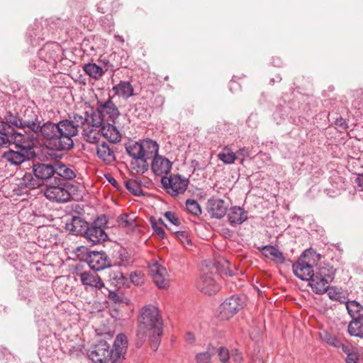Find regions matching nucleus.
Wrapping results in <instances>:
<instances>
[{"instance_id":"obj_52","label":"nucleus","mask_w":363,"mask_h":363,"mask_svg":"<svg viewBox=\"0 0 363 363\" xmlns=\"http://www.w3.org/2000/svg\"><path fill=\"white\" fill-rule=\"evenodd\" d=\"M230 357L235 363H241L243 360L242 354L238 349L232 350Z\"/></svg>"},{"instance_id":"obj_1","label":"nucleus","mask_w":363,"mask_h":363,"mask_svg":"<svg viewBox=\"0 0 363 363\" xmlns=\"http://www.w3.org/2000/svg\"><path fill=\"white\" fill-rule=\"evenodd\" d=\"M89 116L85 115L83 117L77 113L69 116V119L61 120V122H67V123L62 128V134H57V140L54 150L55 151H68L73 148L74 140L73 137L78 135L79 128L83 129L84 140L89 143H97L101 138V126L94 125V123H91Z\"/></svg>"},{"instance_id":"obj_45","label":"nucleus","mask_w":363,"mask_h":363,"mask_svg":"<svg viewBox=\"0 0 363 363\" xmlns=\"http://www.w3.org/2000/svg\"><path fill=\"white\" fill-rule=\"evenodd\" d=\"M217 353L219 357V360L221 363H227L230 358V353L228 348L220 347L217 350Z\"/></svg>"},{"instance_id":"obj_2","label":"nucleus","mask_w":363,"mask_h":363,"mask_svg":"<svg viewBox=\"0 0 363 363\" xmlns=\"http://www.w3.org/2000/svg\"><path fill=\"white\" fill-rule=\"evenodd\" d=\"M21 120H25L30 123H33L34 126L23 125V128H28L34 133L40 132L47 147L52 150H54L55 145H56L57 143V134H62L60 127H63V125L67 123V122H61L60 121L58 123L48 121L40 125L38 115L33 111L28 109L25 111V113L23 116L21 117Z\"/></svg>"},{"instance_id":"obj_3","label":"nucleus","mask_w":363,"mask_h":363,"mask_svg":"<svg viewBox=\"0 0 363 363\" xmlns=\"http://www.w3.org/2000/svg\"><path fill=\"white\" fill-rule=\"evenodd\" d=\"M163 322L159 310L152 305L145 306L140 311L137 333V344L141 345L147 333L162 335Z\"/></svg>"},{"instance_id":"obj_30","label":"nucleus","mask_w":363,"mask_h":363,"mask_svg":"<svg viewBox=\"0 0 363 363\" xmlns=\"http://www.w3.org/2000/svg\"><path fill=\"white\" fill-rule=\"evenodd\" d=\"M115 94L124 99H128L133 95V87L130 82L121 81L119 84L113 87Z\"/></svg>"},{"instance_id":"obj_12","label":"nucleus","mask_w":363,"mask_h":363,"mask_svg":"<svg viewBox=\"0 0 363 363\" xmlns=\"http://www.w3.org/2000/svg\"><path fill=\"white\" fill-rule=\"evenodd\" d=\"M244 301L238 295H233L225 299L219 307L220 318L228 320L243 308Z\"/></svg>"},{"instance_id":"obj_13","label":"nucleus","mask_w":363,"mask_h":363,"mask_svg":"<svg viewBox=\"0 0 363 363\" xmlns=\"http://www.w3.org/2000/svg\"><path fill=\"white\" fill-rule=\"evenodd\" d=\"M86 263L94 271H101L111 266L109 257L104 251H91L86 257Z\"/></svg>"},{"instance_id":"obj_25","label":"nucleus","mask_w":363,"mask_h":363,"mask_svg":"<svg viewBox=\"0 0 363 363\" xmlns=\"http://www.w3.org/2000/svg\"><path fill=\"white\" fill-rule=\"evenodd\" d=\"M228 218L230 224L235 226L247 220V212L240 206H233L230 208Z\"/></svg>"},{"instance_id":"obj_62","label":"nucleus","mask_w":363,"mask_h":363,"mask_svg":"<svg viewBox=\"0 0 363 363\" xmlns=\"http://www.w3.org/2000/svg\"><path fill=\"white\" fill-rule=\"evenodd\" d=\"M352 106L355 109H358V110L360 109L361 108V100H359V99L354 100L352 102Z\"/></svg>"},{"instance_id":"obj_51","label":"nucleus","mask_w":363,"mask_h":363,"mask_svg":"<svg viewBox=\"0 0 363 363\" xmlns=\"http://www.w3.org/2000/svg\"><path fill=\"white\" fill-rule=\"evenodd\" d=\"M11 135H13L14 143L17 145H18V143H23L26 142V136L21 133L16 132L14 129L11 130Z\"/></svg>"},{"instance_id":"obj_54","label":"nucleus","mask_w":363,"mask_h":363,"mask_svg":"<svg viewBox=\"0 0 363 363\" xmlns=\"http://www.w3.org/2000/svg\"><path fill=\"white\" fill-rule=\"evenodd\" d=\"M107 3H106V0H102L98 4H97V10L101 13H105L106 12H108V7L107 6Z\"/></svg>"},{"instance_id":"obj_16","label":"nucleus","mask_w":363,"mask_h":363,"mask_svg":"<svg viewBox=\"0 0 363 363\" xmlns=\"http://www.w3.org/2000/svg\"><path fill=\"white\" fill-rule=\"evenodd\" d=\"M228 206L224 200L220 199H210L207 201L206 210L211 218L220 219L225 216Z\"/></svg>"},{"instance_id":"obj_29","label":"nucleus","mask_w":363,"mask_h":363,"mask_svg":"<svg viewBox=\"0 0 363 363\" xmlns=\"http://www.w3.org/2000/svg\"><path fill=\"white\" fill-rule=\"evenodd\" d=\"M258 250L267 258L279 261L280 263H284L285 261L283 253L272 245L262 246L261 247H258Z\"/></svg>"},{"instance_id":"obj_41","label":"nucleus","mask_w":363,"mask_h":363,"mask_svg":"<svg viewBox=\"0 0 363 363\" xmlns=\"http://www.w3.org/2000/svg\"><path fill=\"white\" fill-rule=\"evenodd\" d=\"M186 206L187 211L195 216H199L202 213L200 205L194 199H187L186 201Z\"/></svg>"},{"instance_id":"obj_46","label":"nucleus","mask_w":363,"mask_h":363,"mask_svg":"<svg viewBox=\"0 0 363 363\" xmlns=\"http://www.w3.org/2000/svg\"><path fill=\"white\" fill-rule=\"evenodd\" d=\"M150 223L154 230V233L157 235L160 239H163L165 236V233L162 228L159 227L155 218H150Z\"/></svg>"},{"instance_id":"obj_61","label":"nucleus","mask_w":363,"mask_h":363,"mask_svg":"<svg viewBox=\"0 0 363 363\" xmlns=\"http://www.w3.org/2000/svg\"><path fill=\"white\" fill-rule=\"evenodd\" d=\"M185 340L188 342H193L194 341V335L191 333H188L185 335Z\"/></svg>"},{"instance_id":"obj_11","label":"nucleus","mask_w":363,"mask_h":363,"mask_svg":"<svg viewBox=\"0 0 363 363\" xmlns=\"http://www.w3.org/2000/svg\"><path fill=\"white\" fill-rule=\"evenodd\" d=\"M125 147L130 150L135 155H140L141 157L151 160L157 155L159 145L158 144L150 139L143 140L140 142H135L130 143Z\"/></svg>"},{"instance_id":"obj_7","label":"nucleus","mask_w":363,"mask_h":363,"mask_svg":"<svg viewBox=\"0 0 363 363\" xmlns=\"http://www.w3.org/2000/svg\"><path fill=\"white\" fill-rule=\"evenodd\" d=\"M113 349L104 340H99L87 351L88 357L94 363H107L109 360L113 362Z\"/></svg>"},{"instance_id":"obj_28","label":"nucleus","mask_w":363,"mask_h":363,"mask_svg":"<svg viewBox=\"0 0 363 363\" xmlns=\"http://www.w3.org/2000/svg\"><path fill=\"white\" fill-rule=\"evenodd\" d=\"M4 120L6 121L8 128L12 130L13 128H18L23 129V125H29L34 126L33 123H30L28 121L21 120V117L18 113H13L11 112H7L4 116Z\"/></svg>"},{"instance_id":"obj_55","label":"nucleus","mask_w":363,"mask_h":363,"mask_svg":"<svg viewBox=\"0 0 363 363\" xmlns=\"http://www.w3.org/2000/svg\"><path fill=\"white\" fill-rule=\"evenodd\" d=\"M326 291H328V295L331 300L336 301L340 298L339 293H337L333 287L330 289L328 287V289Z\"/></svg>"},{"instance_id":"obj_59","label":"nucleus","mask_w":363,"mask_h":363,"mask_svg":"<svg viewBox=\"0 0 363 363\" xmlns=\"http://www.w3.org/2000/svg\"><path fill=\"white\" fill-rule=\"evenodd\" d=\"M106 179L108 182L114 187L118 188V182L117 181L109 174L105 175Z\"/></svg>"},{"instance_id":"obj_39","label":"nucleus","mask_w":363,"mask_h":363,"mask_svg":"<svg viewBox=\"0 0 363 363\" xmlns=\"http://www.w3.org/2000/svg\"><path fill=\"white\" fill-rule=\"evenodd\" d=\"M214 351L215 347H208L206 351L198 353L195 357L196 363H210Z\"/></svg>"},{"instance_id":"obj_17","label":"nucleus","mask_w":363,"mask_h":363,"mask_svg":"<svg viewBox=\"0 0 363 363\" xmlns=\"http://www.w3.org/2000/svg\"><path fill=\"white\" fill-rule=\"evenodd\" d=\"M128 345L127 337L124 334H118L116 336L113 349V362L112 363H123L125 359V354L126 352Z\"/></svg>"},{"instance_id":"obj_36","label":"nucleus","mask_w":363,"mask_h":363,"mask_svg":"<svg viewBox=\"0 0 363 363\" xmlns=\"http://www.w3.org/2000/svg\"><path fill=\"white\" fill-rule=\"evenodd\" d=\"M218 158L225 164H232L236 160V155L230 148L225 146L218 154Z\"/></svg>"},{"instance_id":"obj_21","label":"nucleus","mask_w":363,"mask_h":363,"mask_svg":"<svg viewBox=\"0 0 363 363\" xmlns=\"http://www.w3.org/2000/svg\"><path fill=\"white\" fill-rule=\"evenodd\" d=\"M89 224L79 216H72L71 220L66 223V229L74 235L84 236Z\"/></svg>"},{"instance_id":"obj_60","label":"nucleus","mask_w":363,"mask_h":363,"mask_svg":"<svg viewBox=\"0 0 363 363\" xmlns=\"http://www.w3.org/2000/svg\"><path fill=\"white\" fill-rule=\"evenodd\" d=\"M355 183L361 188L363 189V174H359L355 179Z\"/></svg>"},{"instance_id":"obj_43","label":"nucleus","mask_w":363,"mask_h":363,"mask_svg":"<svg viewBox=\"0 0 363 363\" xmlns=\"http://www.w3.org/2000/svg\"><path fill=\"white\" fill-rule=\"evenodd\" d=\"M125 186L135 196H140L142 194V189L137 181H126Z\"/></svg>"},{"instance_id":"obj_4","label":"nucleus","mask_w":363,"mask_h":363,"mask_svg":"<svg viewBox=\"0 0 363 363\" xmlns=\"http://www.w3.org/2000/svg\"><path fill=\"white\" fill-rule=\"evenodd\" d=\"M120 114L119 110L111 97H108L105 101L97 99L95 110L92 111L90 114L88 112L85 113V115L89 116V120L91 123H94L96 126H101L102 124L107 122L116 123Z\"/></svg>"},{"instance_id":"obj_64","label":"nucleus","mask_w":363,"mask_h":363,"mask_svg":"<svg viewBox=\"0 0 363 363\" xmlns=\"http://www.w3.org/2000/svg\"><path fill=\"white\" fill-rule=\"evenodd\" d=\"M130 278H131L133 282H134L135 281L133 279V274H130Z\"/></svg>"},{"instance_id":"obj_63","label":"nucleus","mask_w":363,"mask_h":363,"mask_svg":"<svg viewBox=\"0 0 363 363\" xmlns=\"http://www.w3.org/2000/svg\"><path fill=\"white\" fill-rule=\"evenodd\" d=\"M158 221L160 223H161L162 225H164L167 228V225L164 223V221L162 218H160Z\"/></svg>"},{"instance_id":"obj_38","label":"nucleus","mask_w":363,"mask_h":363,"mask_svg":"<svg viewBox=\"0 0 363 363\" xmlns=\"http://www.w3.org/2000/svg\"><path fill=\"white\" fill-rule=\"evenodd\" d=\"M119 226L122 228H132L136 225L135 217L127 213L121 214L116 220Z\"/></svg>"},{"instance_id":"obj_27","label":"nucleus","mask_w":363,"mask_h":363,"mask_svg":"<svg viewBox=\"0 0 363 363\" xmlns=\"http://www.w3.org/2000/svg\"><path fill=\"white\" fill-rule=\"evenodd\" d=\"M109 67L110 69L113 70V65H108V62L105 64V70L95 63H88L84 65L83 69L85 73L90 77L98 79L104 74L105 71L108 70Z\"/></svg>"},{"instance_id":"obj_9","label":"nucleus","mask_w":363,"mask_h":363,"mask_svg":"<svg viewBox=\"0 0 363 363\" xmlns=\"http://www.w3.org/2000/svg\"><path fill=\"white\" fill-rule=\"evenodd\" d=\"M107 222L108 219L105 215L98 217L86 228L84 238L92 245L105 241L108 238V235L104 230Z\"/></svg>"},{"instance_id":"obj_15","label":"nucleus","mask_w":363,"mask_h":363,"mask_svg":"<svg viewBox=\"0 0 363 363\" xmlns=\"http://www.w3.org/2000/svg\"><path fill=\"white\" fill-rule=\"evenodd\" d=\"M149 272L158 288L164 289L168 286L167 272L164 267L155 262L149 266Z\"/></svg>"},{"instance_id":"obj_48","label":"nucleus","mask_w":363,"mask_h":363,"mask_svg":"<svg viewBox=\"0 0 363 363\" xmlns=\"http://www.w3.org/2000/svg\"><path fill=\"white\" fill-rule=\"evenodd\" d=\"M164 217L174 225L179 226L180 225V221L178 217L174 212L167 211L164 213Z\"/></svg>"},{"instance_id":"obj_56","label":"nucleus","mask_w":363,"mask_h":363,"mask_svg":"<svg viewBox=\"0 0 363 363\" xmlns=\"http://www.w3.org/2000/svg\"><path fill=\"white\" fill-rule=\"evenodd\" d=\"M108 298L111 301L114 303H119L122 301L121 296L115 291H109Z\"/></svg>"},{"instance_id":"obj_42","label":"nucleus","mask_w":363,"mask_h":363,"mask_svg":"<svg viewBox=\"0 0 363 363\" xmlns=\"http://www.w3.org/2000/svg\"><path fill=\"white\" fill-rule=\"evenodd\" d=\"M175 233L177 234V238L186 248H189L193 245L192 241L186 231H176Z\"/></svg>"},{"instance_id":"obj_8","label":"nucleus","mask_w":363,"mask_h":363,"mask_svg":"<svg viewBox=\"0 0 363 363\" xmlns=\"http://www.w3.org/2000/svg\"><path fill=\"white\" fill-rule=\"evenodd\" d=\"M72 187L69 183H62L61 180H54L47 184L45 191V197L52 201L65 203L69 200L70 193L69 189Z\"/></svg>"},{"instance_id":"obj_37","label":"nucleus","mask_w":363,"mask_h":363,"mask_svg":"<svg viewBox=\"0 0 363 363\" xmlns=\"http://www.w3.org/2000/svg\"><path fill=\"white\" fill-rule=\"evenodd\" d=\"M342 352L347 354L345 359L347 363H361L360 355L357 348L348 345L342 347Z\"/></svg>"},{"instance_id":"obj_20","label":"nucleus","mask_w":363,"mask_h":363,"mask_svg":"<svg viewBox=\"0 0 363 363\" xmlns=\"http://www.w3.org/2000/svg\"><path fill=\"white\" fill-rule=\"evenodd\" d=\"M172 163L166 157L156 155L152 161V170L158 176H164L169 174L172 169Z\"/></svg>"},{"instance_id":"obj_22","label":"nucleus","mask_w":363,"mask_h":363,"mask_svg":"<svg viewBox=\"0 0 363 363\" xmlns=\"http://www.w3.org/2000/svg\"><path fill=\"white\" fill-rule=\"evenodd\" d=\"M76 177L75 172L65 164L55 163L54 180H61L62 183H69Z\"/></svg>"},{"instance_id":"obj_34","label":"nucleus","mask_w":363,"mask_h":363,"mask_svg":"<svg viewBox=\"0 0 363 363\" xmlns=\"http://www.w3.org/2000/svg\"><path fill=\"white\" fill-rule=\"evenodd\" d=\"M2 157L11 164L15 165H19L26 160V155L24 153L19 151H14L13 150H9L5 152Z\"/></svg>"},{"instance_id":"obj_35","label":"nucleus","mask_w":363,"mask_h":363,"mask_svg":"<svg viewBox=\"0 0 363 363\" xmlns=\"http://www.w3.org/2000/svg\"><path fill=\"white\" fill-rule=\"evenodd\" d=\"M320 338L323 341L325 342L330 346H333L336 348H341L342 350V347H347L348 345H344L342 341L338 339L335 335L329 333L328 331H323L320 333Z\"/></svg>"},{"instance_id":"obj_32","label":"nucleus","mask_w":363,"mask_h":363,"mask_svg":"<svg viewBox=\"0 0 363 363\" xmlns=\"http://www.w3.org/2000/svg\"><path fill=\"white\" fill-rule=\"evenodd\" d=\"M346 308L352 320L363 318V306L356 301H347Z\"/></svg>"},{"instance_id":"obj_10","label":"nucleus","mask_w":363,"mask_h":363,"mask_svg":"<svg viewBox=\"0 0 363 363\" xmlns=\"http://www.w3.org/2000/svg\"><path fill=\"white\" fill-rule=\"evenodd\" d=\"M161 184L169 194L176 197L186 191L189 181L188 179L177 174L171 175L169 177L163 176L161 179Z\"/></svg>"},{"instance_id":"obj_50","label":"nucleus","mask_w":363,"mask_h":363,"mask_svg":"<svg viewBox=\"0 0 363 363\" xmlns=\"http://www.w3.org/2000/svg\"><path fill=\"white\" fill-rule=\"evenodd\" d=\"M236 159L240 160V163L242 164L245 159L249 157V151L247 148L242 147L239 149L236 152Z\"/></svg>"},{"instance_id":"obj_47","label":"nucleus","mask_w":363,"mask_h":363,"mask_svg":"<svg viewBox=\"0 0 363 363\" xmlns=\"http://www.w3.org/2000/svg\"><path fill=\"white\" fill-rule=\"evenodd\" d=\"M223 272L229 277H233L235 275L234 272V266L229 261L224 260L223 263L221 265Z\"/></svg>"},{"instance_id":"obj_18","label":"nucleus","mask_w":363,"mask_h":363,"mask_svg":"<svg viewBox=\"0 0 363 363\" xmlns=\"http://www.w3.org/2000/svg\"><path fill=\"white\" fill-rule=\"evenodd\" d=\"M199 290L201 292L212 295L219 290V285L216 283L211 274H203L196 282Z\"/></svg>"},{"instance_id":"obj_49","label":"nucleus","mask_w":363,"mask_h":363,"mask_svg":"<svg viewBox=\"0 0 363 363\" xmlns=\"http://www.w3.org/2000/svg\"><path fill=\"white\" fill-rule=\"evenodd\" d=\"M6 123V121L4 119L0 120V135L9 138V135H11V132L9 131V128H8V125Z\"/></svg>"},{"instance_id":"obj_5","label":"nucleus","mask_w":363,"mask_h":363,"mask_svg":"<svg viewBox=\"0 0 363 363\" xmlns=\"http://www.w3.org/2000/svg\"><path fill=\"white\" fill-rule=\"evenodd\" d=\"M336 269L328 264H320L314 271L312 283L309 285L317 294H322L328 289L329 284L334 279Z\"/></svg>"},{"instance_id":"obj_57","label":"nucleus","mask_w":363,"mask_h":363,"mask_svg":"<svg viewBox=\"0 0 363 363\" xmlns=\"http://www.w3.org/2000/svg\"><path fill=\"white\" fill-rule=\"evenodd\" d=\"M335 123L336 125L340 126V128H342L343 129H346L348 127L347 123L342 117H340V118H337L335 120Z\"/></svg>"},{"instance_id":"obj_53","label":"nucleus","mask_w":363,"mask_h":363,"mask_svg":"<svg viewBox=\"0 0 363 363\" xmlns=\"http://www.w3.org/2000/svg\"><path fill=\"white\" fill-rule=\"evenodd\" d=\"M87 247L84 246H80L77 247L76 252L77 253V256L80 257L82 256V258H85V260L86 261V257L89 255V253L91 252Z\"/></svg>"},{"instance_id":"obj_40","label":"nucleus","mask_w":363,"mask_h":363,"mask_svg":"<svg viewBox=\"0 0 363 363\" xmlns=\"http://www.w3.org/2000/svg\"><path fill=\"white\" fill-rule=\"evenodd\" d=\"M22 180L23 184L30 189H36L42 185L40 180L33 177L30 173L26 174Z\"/></svg>"},{"instance_id":"obj_24","label":"nucleus","mask_w":363,"mask_h":363,"mask_svg":"<svg viewBox=\"0 0 363 363\" xmlns=\"http://www.w3.org/2000/svg\"><path fill=\"white\" fill-rule=\"evenodd\" d=\"M128 154L132 157L130 166L136 174H143L149 169L148 160L141 157L140 155H135L130 152V150L125 147Z\"/></svg>"},{"instance_id":"obj_14","label":"nucleus","mask_w":363,"mask_h":363,"mask_svg":"<svg viewBox=\"0 0 363 363\" xmlns=\"http://www.w3.org/2000/svg\"><path fill=\"white\" fill-rule=\"evenodd\" d=\"M55 164L51 163H40L38 162L33 166V172L34 176L40 180L42 185L46 182L50 184L53 182L55 178Z\"/></svg>"},{"instance_id":"obj_58","label":"nucleus","mask_w":363,"mask_h":363,"mask_svg":"<svg viewBox=\"0 0 363 363\" xmlns=\"http://www.w3.org/2000/svg\"><path fill=\"white\" fill-rule=\"evenodd\" d=\"M10 145V140L9 138L0 135V149L4 147H8Z\"/></svg>"},{"instance_id":"obj_19","label":"nucleus","mask_w":363,"mask_h":363,"mask_svg":"<svg viewBox=\"0 0 363 363\" xmlns=\"http://www.w3.org/2000/svg\"><path fill=\"white\" fill-rule=\"evenodd\" d=\"M82 284L87 289L89 287L95 289L100 290L104 287V284L101 278L96 273L91 272H84L79 274Z\"/></svg>"},{"instance_id":"obj_26","label":"nucleus","mask_w":363,"mask_h":363,"mask_svg":"<svg viewBox=\"0 0 363 363\" xmlns=\"http://www.w3.org/2000/svg\"><path fill=\"white\" fill-rule=\"evenodd\" d=\"M96 154L99 158L106 164H111L116 160L113 150L105 142L97 145Z\"/></svg>"},{"instance_id":"obj_6","label":"nucleus","mask_w":363,"mask_h":363,"mask_svg":"<svg viewBox=\"0 0 363 363\" xmlns=\"http://www.w3.org/2000/svg\"><path fill=\"white\" fill-rule=\"evenodd\" d=\"M313 252L311 249L305 250L292 265L295 276L303 281H309V283H312L315 271L313 269L314 261L310 258V255H312Z\"/></svg>"},{"instance_id":"obj_23","label":"nucleus","mask_w":363,"mask_h":363,"mask_svg":"<svg viewBox=\"0 0 363 363\" xmlns=\"http://www.w3.org/2000/svg\"><path fill=\"white\" fill-rule=\"evenodd\" d=\"M101 134L112 143H117L121 141V135L115 123L111 122L104 123L99 128Z\"/></svg>"},{"instance_id":"obj_31","label":"nucleus","mask_w":363,"mask_h":363,"mask_svg":"<svg viewBox=\"0 0 363 363\" xmlns=\"http://www.w3.org/2000/svg\"><path fill=\"white\" fill-rule=\"evenodd\" d=\"M116 265L127 267L134 262V258L130 252L125 248H120L117 252Z\"/></svg>"},{"instance_id":"obj_33","label":"nucleus","mask_w":363,"mask_h":363,"mask_svg":"<svg viewBox=\"0 0 363 363\" xmlns=\"http://www.w3.org/2000/svg\"><path fill=\"white\" fill-rule=\"evenodd\" d=\"M350 336L363 338V318L352 320L347 327Z\"/></svg>"},{"instance_id":"obj_44","label":"nucleus","mask_w":363,"mask_h":363,"mask_svg":"<svg viewBox=\"0 0 363 363\" xmlns=\"http://www.w3.org/2000/svg\"><path fill=\"white\" fill-rule=\"evenodd\" d=\"M147 336L150 338L151 348L155 351L157 350L160 342V337L162 335H157V334H153V333H147Z\"/></svg>"}]
</instances>
